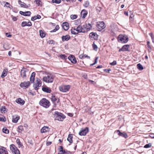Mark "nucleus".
Masks as SVG:
<instances>
[{
  "mask_svg": "<svg viewBox=\"0 0 154 154\" xmlns=\"http://www.w3.org/2000/svg\"><path fill=\"white\" fill-rule=\"evenodd\" d=\"M137 67L138 69L140 70H142L143 69L142 65L140 63H138L137 64Z\"/></svg>",
  "mask_w": 154,
  "mask_h": 154,
  "instance_id": "35",
  "label": "nucleus"
},
{
  "mask_svg": "<svg viewBox=\"0 0 154 154\" xmlns=\"http://www.w3.org/2000/svg\"><path fill=\"white\" fill-rule=\"evenodd\" d=\"M48 43L50 44H54V41L53 40H50L48 41Z\"/></svg>",
  "mask_w": 154,
  "mask_h": 154,
  "instance_id": "51",
  "label": "nucleus"
},
{
  "mask_svg": "<svg viewBox=\"0 0 154 154\" xmlns=\"http://www.w3.org/2000/svg\"><path fill=\"white\" fill-rule=\"evenodd\" d=\"M32 23H31V22H27V26H32Z\"/></svg>",
  "mask_w": 154,
  "mask_h": 154,
  "instance_id": "57",
  "label": "nucleus"
},
{
  "mask_svg": "<svg viewBox=\"0 0 154 154\" xmlns=\"http://www.w3.org/2000/svg\"><path fill=\"white\" fill-rule=\"evenodd\" d=\"M35 75V72H33L31 74L30 77V81L32 83L34 82Z\"/></svg>",
  "mask_w": 154,
  "mask_h": 154,
  "instance_id": "23",
  "label": "nucleus"
},
{
  "mask_svg": "<svg viewBox=\"0 0 154 154\" xmlns=\"http://www.w3.org/2000/svg\"><path fill=\"white\" fill-rule=\"evenodd\" d=\"M149 35L151 38L152 42L154 43V36L153 35L152 33H149Z\"/></svg>",
  "mask_w": 154,
  "mask_h": 154,
  "instance_id": "43",
  "label": "nucleus"
},
{
  "mask_svg": "<svg viewBox=\"0 0 154 154\" xmlns=\"http://www.w3.org/2000/svg\"><path fill=\"white\" fill-rule=\"evenodd\" d=\"M39 32L40 35L42 38H43L45 37V33H44L42 30L40 31Z\"/></svg>",
  "mask_w": 154,
  "mask_h": 154,
  "instance_id": "36",
  "label": "nucleus"
},
{
  "mask_svg": "<svg viewBox=\"0 0 154 154\" xmlns=\"http://www.w3.org/2000/svg\"><path fill=\"white\" fill-rule=\"evenodd\" d=\"M89 35L91 38H94L96 35H97V34L93 32H92L90 33Z\"/></svg>",
  "mask_w": 154,
  "mask_h": 154,
  "instance_id": "41",
  "label": "nucleus"
},
{
  "mask_svg": "<svg viewBox=\"0 0 154 154\" xmlns=\"http://www.w3.org/2000/svg\"><path fill=\"white\" fill-rule=\"evenodd\" d=\"M76 31L78 32H85L84 29L82 26L79 25L76 28Z\"/></svg>",
  "mask_w": 154,
  "mask_h": 154,
  "instance_id": "16",
  "label": "nucleus"
},
{
  "mask_svg": "<svg viewBox=\"0 0 154 154\" xmlns=\"http://www.w3.org/2000/svg\"><path fill=\"white\" fill-rule=\"evenodd\" d=\"M8 34H9L8 33H6V36L8 37H11V35Z\"/></svg>",
  "mask_w": 154,
  "mask_h": 154,
  "instance_id": "61",
  "label": "nucleus"
},
{
  "mask_svg": "<svg viewBox=\"0 0 154 154\" xmlns=\"http://www.w3.org/2000/svg\"><path fill=\"white\" fill-rule=\"evenodd\" d=\"M111 70V69H105L104 70V71L107 73H109L110 71Z\"/></svg>",
  "mask_w": 154,
  "mask_h": 154,
  "instance_id": "55",
  "label": "nucleus"
},
{
  "mask_svg": "<svg viewBox=\"0 0 154 154\" xmlns=\"http://www.w3.org/2000/svg\"><path fill=\"white\" fill-rule=\"evenodd\" d=\"M134 17V16L132 14H131V15L129 17V18L130 20H132L133 19V18Z\"/></svg>",
  "mask_w": 154,
  "mask_h": 154,
  "instance_id": "58",
  "label": "nucleus"
},
{
  "mask_svg": "<svg viewBox=\"0 0 154 154\" xmlns=\"http://www.w3.org/2000/svg\"><path fill=\"white\" fill-rule=\"evenodd\" d=\"M89 2H86L85 3V4L84 5V6L85 7H88L89 6Z\"/></svg>",
  "mask_w": 154,
  "mask_h": 154,
  "instance_id": "54",
  "label": "nucleus"
},
{
  "mask_svg": "<svg viewBox=\"0 0 154 154\" xmlns=\"http://www.w3.org/2000/svg\"><path fill=\"white\" fill-rule=\"evenodd\" d=\"M16 102L18 103L23 105L25 103V101L20 98H19L16 100Z\"/></svg>",
  "mask_w": 154,
  "mask_h": 154,
  "instance_id": "21",
  "label": "nucleus"
},
{
  "mask_svg": "<svg viewBox=\"0 0 154 154\" xmlns=\"http://www.w3.org/2000/svg\"><path fill=\"white\" fill-rule=\"evenodd\" d=\"M51 100L52 101L54 102L55 103L56 101H57V103H58L60 102V100L59 99H57L55 96H52V98H51ZM55 103H54L55 104Z\"/></svg>",
  "mask_w": 154,
  "mask_h": 154,
  "instance_id": "27",
  "label": "nucleus"
},
{
  "mask_svg": "<svg viewBox=\"0 0 154 154\" xmlns=\"http://www.w3.org/2000/svg\"><path fill=\"white\" fill-rule=\"evenodd\" d=\"M152 146L151 143H149L145 145V148H148Z\"/></svg>",
  "mask_w": 154,
  "mask_h": 154,
  "instance_id": "47",
  "label": "nucleus"
},
{
  "mask_svg": "<svg viewBox=\"0 0 154 154\" xmlns=\"http://www.w3.org/2000/svg\"><path fill=\"white\" fill-rule=\"evenodd\" d=\"M30 85V82H22L20 85L21 87L22 88H27Z\"/></svg>",
  "mask_w": 154,
  "mask_h": 154,
  "instance_id": "13",
  "label": "nucleus"
},
{
  "mask_svg": "<svg viewBox=\"0 0 154 154\" xmlns=\"http://www.w3.org/2000/svg\"><path fill=\"white\" fill-rule=\"evenodd\" d=\"M8 45V44L5 43L3 45L4 48L5 49L8 50L9 48Z\"/></svg>",
  "mask_w": 154,
  "mask_h": 154,
  "instance_id": "44",
  "label": "nucleus"
},
{
  "mask_svg": "<svg viewBox=\"0 0 154 154\" xmlns=\"http://www.w3.org/2000/svg\"><path fill=\"white\" fill-rule=\"evenodd\" d=\"M72 135L71 134H69L68 135V137L67 138V140L70 143H72L73 142Z\"/></svg>",
  "mask_w": 154,
  "mask_h": 154,
  "instance_id": "25",
  "label": "nucleus"
},
{
  "mask_svg": "<svg viewBox=\"0 0 154 154\" xmlns=\"http://www.w3.org/2000/svg\"><path fill=\"white\" fill-rule=\"evenodd\" d=\"M16 142L17 144L18 145H19L20 146H22V144L20 142L19 139L18 138L16 140Z\"/></svg>",
  "mask_w": 154,
  "mask_h": 154,
  "instance_id": "45",
  "label": "nucleus"
},
{
  "mask_svg": "<svg viewBox=\"0 0 154 154\" xmlns=\"http://www.w3.org/2000/svg\"><path fill=\"white\" fill-rule=\"evenodd\" d=\"M14 118L12 119V122L14 123H17L18 121L20 119V117L19 116H14Z\"/></svg>",
  "mask_w": 154,
  "mask_h": 154,
  "instance_id": "29",
  "label": "nucleus"
},
{
  "mask_svg": "<svg viewBox=\"0 0 154 154\" xmlns=\"http://www.w3.org/2000/svg\"><path fill=\"white\" fill-rule=\"evenodd\" d=\"M68 59L72 63H75L77 62L75 57L72 55H71L69 56L68 57Z\"/></svg>",
  "mask_w": 154,
  "mask_h": 154,
  "instance_id": "15",
  "label": "nucleus"
},
{
  "mask_svg": "<svg viewBox=\"0 0 154 154\" xmlns=\"http://www.w3.org/2000/svg\"><path fill=\"white\" fill-rule=\"evenodd\" d=\"M11 18H12V20L14 21H15L17 20V17H14V16H13L12 15L11 16Z\"/></svg>",
  "mask_w": 154,
  "mask_h": 154,
  "instance_id": "53",
  "label": "nucleus"
},
{
  "mask_svg": "<svg viewBox=\"0 0 154 154\" xmlns=\"http://www.w3.org/2000/svg\"><path fill=\"white\" fill-rule=\"evenodd\" d=\"M59 151L60 152H61V153H59V154H64L65 153V150L63 149H62V150H60Z\"/></svg>",
  "mask_w": 154,
  "mask_h": 154,
  "instance_id": "56",
  "label": "nucleus"
},
{
  "mask_svg": "<svg viewBox=\"0 0 154 154\" xmlns=\"http://www.w3.org/2000/svg\"><path fill=\"white\" fill-rule=\"evenodd\" d=\"M115 133H117L118 134L122 137H124L125 138H126L128 137V135L125 132H121L119 130H117L115 131Z\"/></svg>",
  "mask_w": 154,
  "mask_h": 154,
  "instance_id": "12",
  "label": "nucleus"
},
{
  "mask_svg": "<svg viewBox=\"0 0 154 154\" xmlns=\"http://www.w3.org/2000/svg\"><path fill=\"white\" fill-rule=\"evenodd\" d=\"M117 64L116 61L114 60L112 62L110 63V64L112 66H114Z\"/></svg>",
  "mask_w": 154,
  "mask_h": 154,
  "instance_id": "50",
  "label": "nucleus"
},
{
  "mask_svg": "<svg viewBox=\"0 0 154 154\" xmlns=\"http://www.w3.org/2000/svg\"><path fill=\"white\" fill-rule=\"evenodd\" d=\"M92 47L94 50L97 51V45L95 44L94 42H93V43L92 44Z\"/></svg>",
  "mask_w": 154,
  "mask_h": 154,
  "instance_id": "40",
  "label": "nucleus"
},
{
  "mask_svg": "<svg viewBox=\"0 0 154 154\" xmlns=\"http://www.w3.org/2000/svg\"><path fill=\"white\" fill-rule=\"evenodd\" d=\"M62 26L64 30H67L69 28V26L68 23L64 22L63 23Z\"/></svg>",
  "mask_w": 154,
  "mask_h": 154,
  "instance_id": "18",
  "label": "nucleus"
},
{
  "mask_svg": "<svg viewBox=\"0 0 154 154\" xmlns=\"http://www.w3.org/2000/svg\"><path fill=\"white\" fill-rule=\"evenodd\" d=\"M49 130L50 129L48 127L44 126L41 129L40 132L42 133H45L49 132Z\"/></svg>",
  "mask_w": 154,
  "mask_h": 154,
  "instance_id": "14",
  "label": "nucleus"
},
{
  "mask_svg": "<svg viewBox=\"0 0 154 154\" xmlns=\"http://www.w3.org/2000/svg\"><path fill=\"white\" fill-rule=\"evenodd\" d=\"M5 106H2L0 109V110L2 113H3V112H5Z\"/></svg>",
  "mask_w": 154,
  "mask_h": 154,
  "instance_id": "48",
  "label": "nucleus"
},
{
  "mask_svg": "<svg viewBox=\"0 0 154 154\" xmlns=\"http://www.w3.org/2000/svg\"><path fill=\"white\" fill-rule=\"evenodd\" d=\"M43 81L47 83H51L54 80V78L51 75H47L44 77L43 78Z\"/></svg>",
  "mask_w": 154,
  "mask_h": 154,
  "instance_id": "7",
  "label": "nucleus"
},
{
  "mask_svg": "<svg viewBox=\"0 0 154 154\" xmlns=\"http://www.w3.org/2000/svg\"><path fill=\"white\" fill-rule=\"evenodd\" d=\"M18 132L19 133H20L23 130V126L21 125L19 126L18 127Z\"/></svg>",
  "mask_w": 154,
  "mask_h": 154,
  "instance_id": "38",
  "label": "nucleus"
},
{
  "mask_svg": "<svg viewBox=\"0 0 154 154\" xmlns=\"http://www.w3.org/2000/svg\"><path fill=\"white\" fill-rule=\"evenodd\" d=\"M77 15H71L70 18L72 20L76 19L77 17Z\"/></svg>",
  "mask_w": 154,
  "mask_h": 154,
  "instance_id": "42",
  "label": "nucleus"
},
{
  "mask_svg": "<svg viewBox=\"0 0 154 154\" xmlns=\"http://www.w3.org/2000/svg\"><path fill=\"white\" fill-rule=\"evenodd\" d=\"M42 82L41 80L38 78H36L35 83L33 85L35 90H37L42 85Z\"/></svg>",
  "mask_w": 154,
  "mask_h": 154,
  "instance_id": "5",
  "label": "nucleus"
},
{
  "mask_svg": "<svg viewBox=\"0 0 154 154\" xmlns=\"http://www.w3.org/2000/svg\"><path fill=\"white\" fill-rule=\"evenodd\" d=\"M39 104L40 105L47 108L50 105L49 101L45 98L42 99L39 102Z\"/></svg>",
  "mask_w": 154,
  "mask_h": 154,
  "instance_id": "1",
  "label": "nucleus"
},
{
  "mask_svg": "<svg viewBox=\"0 0 154 154\" xmlns=\"http://www.w3.org/2000/svg\"><path fill=\"white\" fill-rule=\"evenodd\" d=\"M70 38V37L69 35H66L65 36H63L62 37V40L64 42L68 41Z\"/></svg>",
  "mask_w": 154,
  "mask_h": 154,
  "instance_id": "22",
  "label": "nucleus"
},
{
  "mask_svg": "<svg viewBox=\"0 0 154 154\" xmlns=\"http://www.w3.org/2000/svg\"><path fill=\"white\" fill-rule=\"evenodd\" d=\"M98 59V57H96L95 58V59L94 63L93 64H91V66H93V65H94V64H96L97 62V60Z\"/></svg>",
  "mask_w": 154,
  "mask_h": 154,
  "instance_id": "49",
  "label": "nucleus"
},
{
  "mask_svg": "<svg viewBox=\"0 0 154 154\" xmlns=\"http://www.w3.org/2000/svg\"><path fill=\"white\" fill-rule=\"evenodd\" d=\"M42 90L43 91L48 93H50L51 92V90L48 87H44L42 88Z\"/></svg>",
  "mask_w": 154,
  "mask_h": 154,
  "instance_id": "24",
  "label": "nucleus"
},
{
  "mask_svg": "<svg viewBox=\"0 0 154 154\" xmlns=\"http://www.w3.org/2000/svg\"><path fill=\"white\" fill-rule=\"evenodd\" d=\"M97 26L98 30L100 31L105 27V23L103 21L99 22L97 24Z\"/></svg>",
  "mask_w": 154,
  "mask_h": 154,
  "instance_id": "10",
  "label": "nucleus"
},
{
  "mask_svg": "<svg viewBox=\"0 0 154 154\" xmlns=\"http://www.w3.org/2000/svg\"><path fill=\"white\" fill-rule=\"evenodd\" d=\"M8 71V70L7 69H4L2 74L1 75L2 78H4L7 75Z\"/></svg>",
  "mask_w": 154,
  "mask_h": 154,
  "instance_id": "28",
  "label": "nucleus"
},
{
  "mask_svg": "<svg viewBox=\"0 0 154 154\" xmlns=\"http://www.w3.org/2000/svg\"><path fill=\"white\" fill-rule=\"evenodd\" d=\"M18 2L19 4L20 5L21 7L26 8H28V6L24 3L22 2L20 0H19Z\"/></svg>",
  "mask_w": 154,
  "mask_h": 154,
  "instance_id": "26",
  "label": "nucleus"
},
{
  "mask_svg": "<svg viewBox=\"0 0 154 154\" xmlns=\"http://www.w3.org/2000/svg\"><path fill=\"white\" fill-rule=\"evenodd\" d=\"M20 13L21 15L25 16H29L31 14V12L29 11L23 12L22 11H20Z\"/></svg>",
  "mask_w": 154,
  "mask_h": 154,
  "instance_id": "17",
  "label": "nucleus"
},
{
  "mask_svg": "<svg viewBox=\"0 0 154 154\" xmlns=\"http://www.w3.org/2000/svg\"><path fill=\"white\" fill-rule=\"evenodd\" d=\"M2 131L3 133L6 134H8L9 133V130L8 129L4 127L2 129Z\"/></svg>",
  "mask_w": 154,
  "mask_h": 154,
  "instance_id": "34",
  "label": "nucleus"
},
{
  "mask_svg": "<svg viewBox=\"0 0 154 154\" xmlns=\"http://www.w3.org/2000/svg\"><path fill=\"white\" fill-rule=\"evenodd\" d=\"M53 3H55L56 4H59L61 2V0H52L51 1Z\"/></svg>",
  "mask_w": 154,
  "mask_h": 154,
  "instance_id": "39",
  "label": "nucleus"
},
{
  "mask_svg": "<svg viewBox=\"0 0 154 154\" xmlns=\"http://www.w3.org/2000/svg\"><path fill=\"white\" fill-rule=\"evenodd\" d=\"M59 57L62 59H65L66 57V56L65 54H60L59 55Z\"/></svg>",
  "mask_w": 154,
  "mask_h": 154,
  "instance_id": "52",
  "label": "nucleus"
},
{
  "mask_svg": "<svg viewBox=\"0 0 154 154\" xmlns=\"http://www.w3.org/2000/svg\"><path fill=\"white\" fill-rule=\"evenodd\" d=\"M129 46L128 45H125L122 47L123 51H127L128 50V48Z\"/></svg>",
  "mask_w": 154,
  "mask_h": 154,
  "instance_id": "30",
  "label": "nucleus"
},
{
  "mask_svg": "<svg viewBox=\"0 0 154 154\" xmlns=\"http://www.w3.org/2000/svg\"><path fill=\"white\" fill-rule=\"evenodd\" d=\"M128 38L125 35H119L118 37L119 42L122 43H126L128 41Z\"/></svg>",
  "mask_w": 154,
  "mask_h": 154,
  "instance_id": "3",
  "label": "nucleus"
},
{
  "mask_svg": "<svg viewBox=\"0 0 154 154\" xmlns=\"http://www.w3.org/2000/svg\"><path fill=\"white\" fill-rule=\"evenodd\" d=\"M147 45L148 48V50L149 51H151L152 50V48L151 45H150V42L149 41H148L147 42Z\"/></svg>",
  "mask_w": 154,
  "mask_h": 154,
  "instance_id": "32",
  "label": "nucleus"
},
{
  "mask_svg": "<svg viewBox=\"0 0 154 154\" xmlns=\"http://www.w3.org/2000/svg\"><path fill=\"white\" fill-rule=\"evenodd\" d=\"M27 22L26 21L23 22L21 23V26L23 27H24L27 26Z\"/></svg>",
  "mask_w": 154,
  "mask_h": 154,
  "instance_id": "46",
  "label": "nucleus"
},
{
  "mask_svg": "<svg viewBox=\"0 0 154 154\" xmlns=\"http://www.w3.org/2000/svg\"><path fill=\"white\" fill-rule=\"evenodd\" d=\"M70 88L69 85H63L59 87V89L60 91L63 92H66L68 91Z\"/></svg>",
  "mask_w": 154,
  "mask_h": 154,
  "instance_id": "8",
  "label": "nucleus"
},
{
  "mask_svg": "<svg viewBox=\"0 0 154 154\" xmlns=\"http://www.w3.org/2000/svg\"><path fill=\"white\" fill-rule=\"evenodd\" d=\"M82 57H88L90 59V57L88 56L86 54L84 55L83 56H82Z\"/></svg>",
  "mask_w": 154,
  "mask_h": 154,
  "instance_id": "60",
  "label": "nucleus"
},
{
  "mask_svg": "<svg viewBox=\"0 0 154 154\" xmlns=\"http://www.w3.org/2000/svg\"><path fill=\"white\" fill-rule=\"evenodd\" d=\"M83 28L85 31V32L88 31L91 28V26L89 23H85L83 25Z\"/></svg>",
  "mask_w": 154,
  "mask_h": 154,
  "instance_id": "11",
  "label": "nucleus"
},
{
  "mask_svg": "<svg viewBox=\"0 0 154 154\" xmlns=\"http://www.w3.org/2000/svg\"><path fill=\"white\" fill-rule=\"evenodd\" d=\"M52 143V142H51L50 141H47L46 142V145L47 146H49Z\"/></svg>",
  "mask_w": 154,
  "mask_h": 154,
  "instance_id": "59",
  "label": "nucleus"
},
{
  "mask_svg": "<svg viewBox=\"0 0 154 154\" xmlns=\"http://www.w3.org/2000/svg\"><path fill=\"white\" fill-rule=\"evenodd\" d=\"M68 115L69 116L72 117L73 116V115L72 113H68Z\"/></svg>",
  "mask_w": 154,
  "mask_h": 154,
  "instance_id": "63",
  "label": "nucleus"
},
{
  "mask_svg": "<svg viewBox=\"0 0 154 154\" xmlns=\"http://www.w3.org/2000/svg\"><path fill=\"white\" fill-rule=\"evenodd\" d=\"M28 71V70L26 68H23L20 71V75L23 79H25L26 77V73Z\"/></svg>",
  "mask_w": 154,
  "mask_h": 154,
  "instance_id": "9",
  "label": "nucleus"
},
{
  "mask_svg": "<svg viewBox=\"0 0 154 154\" xmlns=\"http://www.w3.org/2000/svg\"><path fill=\"white\" fill-rule=\"evenodd\" d=\"M55 29L57 30H58L59 29V27L58 25H57L55 27Z\"/></svg>",
  "mask_w": 154,
  "mask_h": 154,
  "instance_id": "64",
  "label": "nucleus"
},
{
  "mask_svg": "<svg viewBox=\"0 0 154 154\" xmlns=\"http://www.w3.org/2000/svg\"><path fill=\"white\" fill-rule=\"evenodd\" d=\"M0 154H8V152L6 150V149L4 147L0 148Z\"/></svg>",
  "mask_w": 154,
  "mask_h": 154,
  "instance_id": "20",
  "label": "nucleus"
},
{
  "mask_svg": "<svg viewBox=\"0 0 154 154\" xmlns=\"http://www.w3.org/2000/svg\"><path fill=\"white\" fill-rule=\"evenodd\" d=\"M54 115L56 117V119L59 121H62L65 118V116L63 114L58 112H55Z\"/></svg>",
  "mask_w": 154,
  "mask_h": 154,
  "instance_id": "2",
  "label": "nucleus"
},
{
  "mask_svg": "<svg viewBox=\"0 0 154 154\" xmlns=\"http://www.w3.org/2000/svg\"><path fill=\"white\" fill-rule=\"evenodd\" d=\"M41 18V16L40 15L38 14L36 16H34V17H32L31 20H32L33 21L37 19H39Z\"/></svg>",
  "mask_w": 154,
  "mask_h": 154,
  "instance_id": "31",
  "label": "nucleus"
},
{
  "mask_svg": "<svg viewBox=\"0 0 154 154\" xmlns=\"http://www.w3.org/2000/svg\"><path fill=\"white\" fill-rule=\"evenodd\" d=\"M88 14L87 11L85 10H83L81 12V15L82 18H85Z\"/></svg>",
  "mask_w": 154,
  "mask_h": 154,
  "instance_id": "19",
  "label": "nucleus"
},
{
  "mask_svg": "<svg viewBox=\"0 0 154 154\" xmlns=\"http://www.w3.org/2000/svg\"><path fill=\"white\" fill-rule=\"evenodd\" d=\"M63 1H66L67 2H70V1H72V2H74L76 0H62Z\"/></svg>",
  "mask_w": 154,
  "mask_h": 154,
  "instance_id": "62",
  "label": "nucleus"
},
{
  "mask_svg": "<svg viewBox=\"0 0 154 154\" xmlns=\"http://www.w3.org/2000/svg\"><path fill=\"white\" fill-rule=\"evenodd\" d=\"M10 149L11 152L14 154H20L19 150L14 144H11L10 146Z\"/></svg>",
  "mask_w": 154,
  "mask_h": 154,
  "instance_id": "4",
  "label": "nucleus"
},
{
  "mask_svg": "<svg viewBox=\"0 0 154 154\" xmlns=\"http://www.w3.org/2000/svg\"><path fill=\"white\" fill-rule=\"evenodd\" d=\"M75 30L76 31V29L75 28H72L71 29V32L72 34L75 35L78 33V32H76Z\"/></svg>",
  "mask_w": 154,
  "mask_h": 154,
  "instance_id": "37",
  "label": "nucleus"
},
{
  "mask_svg": "<svg viewBox=\"0 0 154 154\" xmlns=\"http://www.w3.org/2000/svg\"><path fill=\"white\" fill-rule=\"evenodd\" d=\"M89 132V128L87 127H86L84 128H82L81 130L79 132V135L82 136H85Z\"/></svg>",
  "mask_w": 154,
  "mask_h": 154,
  "instance_id": "6",
  "label": "nucleus"
},
{
  "mask_svg": "<svg viewBox=\"0 0 154 154\" xmlns=\"http://www.w3.org/2000/svg\"><path fill=\"white\" fill-rule=\"evenodd\" d=\"M35 2L38 6H42V2L40 0H35Z\"/></svg>",
  "mask_w": 154,
  "mask_h": 154,
  "instance_id": "33",
  "label": "nucleus"
}]
</instances>
